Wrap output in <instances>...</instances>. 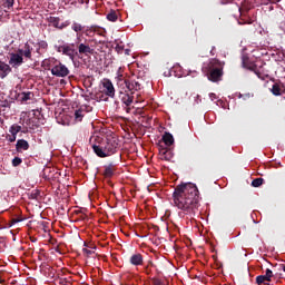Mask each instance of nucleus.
I'll use <instances>...</instances> for the list:
<instances>
[{
	"instance_id": "obj_1",
	"label": "nucleus",
	"mask_w": 285,
	"mask_h": 285,
	"mask_svg": "<svg viewBox=\"0 0 285 285\" xmlns=\"http://www.w3.org/2000/svg\"><path fill=\"white\" fill-rule=\"evenodd\" d=\"M175 208H178V216L184 219H193L199 213V189L193 183L177 185L173 193Z\"/></svg>"
},
{
	"instance_id": "obj_2",
	"label": "nucleus",
	"mask_w": 285,
	"mask_h": 285,
	"mask_svg": "<svg viewBox=\"0 0 285 285\" xmlns=\"http://www.w3.org/2000/svg\"><path fill=\"white\" fill-rule=\"evenodd\" d=\"M89 141L94 153L101 158L115 155L119 148V142L115 138L102 139L99 136H92Z\"/></svg>"
},
{
	"instance_id": "obj_3",
	"label": "nucleus",
	"mask_w": 285,
	"mask_h": 285,
	"mask_svg": "<svg viewBox=\"0 0 285 285\" xmlns=\"http://www.w3.org/2000/svg\"><path fill=\"white\" fill-rule=\"evenodd\" d=\"M224 61L217 58H212L207 63H204L203 70L208 80L215 83L222 81V77H224Z\"/></svg>"
},
{
	"instance_id": "obj_4",
	"label": "nucleus",
	"mask_w": 285,
	"mask_h": 285,
	"mask_svg": "<svg viewBox=\"0 0 285 285\" xmlns=\"http://www.w3.org/2000/svg\"><path fill=\"white\" fill-rule=\"evenodd\" d=\"M9 59V66L12 68H19L23 66V57L26 60H32V47L26 42L22 49H18L17 52H11Z\"/></svg>"
},
{
	"instance_id": "obj_5",
	"label": "nucleus",
	"mask_w": 285,
	"mask_h": 285,
	"mask_svg": "<svg viewBox=\"0 0 285 285\" xmlns=\"http://www.w3.org/2000/svg\"><path fill=\"white\" fill-rule=\"evenodd\" d=\"M42 68L45 70H50L53 77H68L70 75V69L66 67V65L61 63V61L57 60L56 58L51 57L49 59H45L42 61Z\"/></svg>"
},
{
	"instance_id": "obj_6",
	"label": "nucleus",
	"mask_w": 285,
	"mask_h": 285,
	"mask_svg": "<svg viewBox=\"0 0 285 285\" xmlns=\"http://www.w3.org/2000/svg\"><path fill=\"white\" fill-rule=\"evenodd\" d=\"M102 92L107 97H110V99H115V85H112V81L108 78H105L102 80Z\"/></svg>"
},
{
	"instance_id": "obj_7",
	"label": "nucleus",
	"mask_w": 285,
	"mask_h": 285,
	"mask_svg": "<svg viewBox=\"0 0 285 285\" xmlns=\"http://www.w3.org/2000/svg\"><path fill=\"white\" fill-rule=\"evenodd\" d=\"M116 86L119 88L120 92H128V81L129 79H126L124 75H121L119 71L117 72L116 76Z\"/></svg>"
},
{
	"instance_id": "obj_8",
	"label": "nucleus",
	"mask_w": 285,
	"mask_h": 285,
	"mask_svg": "<svg viewBox=\"0 0 285 285\" xmlns=\"http://www.w3.org/2000/svg\"><path fill=\"white\" fill-rule=\"evenodd\" d=\"M62 55H65L66 57H69L71 61H75V57H77L79 52L77 51V49H75V43H71V45L66 43L63 45Z\"/></svg>"
},
{
	"instance_id": "obj_9",
	"label": "nucleus",
	"mask_w": 285,
	"mask_h": 285,
	"mask_svg": "<svg viewBox=\"0 0 285 285\" xmlns=\"http://www.w3.org/2000/svg\"><path fill=\"white\" fill-rule=\"evenodd\" d=\"M243 67L247 68V70H250L252 72L256 73V76L258 77V79H265V75L262 73V71H259V69L257 68V65L255 63H246V59H243Z\"/></svg>"
},
{
	"instance_id": "obj_10",
	"label": "nucleus",
	"mask_w": 285,
	"mask_h": 285,
	"mask_svg": "<svg viewBox=\"0 0 285 285\" xmlns=\"http://www.w3.org/2000/svg\"><path fill=\"white\" fill-rule=\"evenodd\" d=\"M159 156L160 159H163L164 161H170V159H173V150H170V148L168 147H159Z\"/></svg>"
},
{
	"instance_id": "obj_11",
	"label": "nucleus",
	"mask_w": 285,
	"mask_h": 285,
	"mask_svg": "<svg viewBox=\"0 0 285 285\" xmlns=\"http://www.w3.org/2000/svg\"><path fill=\"white\" fill-rule=\"evenodd\" d=\"M78 52L88 57V55H95V49L90 48V45L81 42L78 45Z\"/></svg>"
},
{
	"instance_id": "obj_12",
	"label": "nucleus",
	"mask_w": 285,
	"mask_h": 285,
	"mask_svg": "<svg viewBox=\"0 0 285 285\" xmlns=\"http://www.w3.org/2000/svg\"><path fill=\"white\" fill-rule=\"evenodd\" d=\"M10 72H12V67L0 60V79H6Z\"/></svg>"
},
{
	"instance_id": "obj_13",
	"label": "nucleus",
	"mask_w": 285,
	"mask_h": 285,
	"mask_svg": "<svg viewBox=\"0 0 285 285\" xmlns=\"http://www.w3.org/2000/svg\"><path fill=\"white\" fill-rule=\"evenodd\" d=\"M141 90V83L136 80H128V86H127V92H131V95H135V92Z\"/></svg>"
},
{
	"instance_id": "obj_14",
	"label": "nucleus",
	"mask_w": 285,
	"mask_h": 285,
	"mask_svg": "<svg viewBox=\"0 0 285 285\" xmlns=\"http://www.w3.org/2000/svg\"><path fill=\"white\" fill-rule=\"evenodd\" d=\"M117 170V166L115 164H109L105 166V169L102 171V175L106 179H110L115 175V171Z\"/></svg>"
},
{
	"instance_id": "obj_15",
	"label": "nucleus",
	"mask_w": 285,
	"mask_h": 285,
	"mask_svg": "<svg viewBox=\"0 0 285 285\" xmlns=\"http://www.w3.org/2000/svg\"><path fill=\"white\" fill-rule=\"evenodd\" d=\"M30 144L26 139H18L16 144L17 153H23V150H29Z\"/></svg>"
},
{
	"instance_id": "obj_16",
	"label": "nucleus",
	"mask_w": 285,
	"mask_h": 285,
	"mask_svg": "<svg viewBox=\"0 0 285 285\" xmlns=\"http://www.w3.org/2000/svg\"><path fill=\"white\" fill-rule=\"evenodd\" d=\"M131 266H144V256L141 254H134L129 258Z\"/></svg>"
},
{
	"instance_id": "obj_17",
	"label": "nucleus",
	"mask_w": 285,
	"mask_h": 285,
	"mask_svg": "<svg viewBox=\"0 0 285 285\" xmlns=\"http://www.w3.org/2000/svg\"><path fill=\"white\" fill-rule=\"evenodd\" d=\"M48 23H50L51 26H53V28H57L58 30H63V28H66V26L60 24L61 19L59 17H52L50 16L49 18H47Z\"/></svg>"
},
{
	"instance_id": "obj_18",
	"label": "nucleus",
	"mask_w": 285,
	"mask_h": 285,
	"mask_svg": "<svg viewBox=\"0 0 285 285\" xmlns=\"http://www.w3.org/2000/svg\"><path fill=\"white\" fill-rule=\"evenodd\" d=\"M284 85L282 82H275L272 86L271 92L275 96V97H279L283 95L284 92Z\"/></svg>"
},
{
	"instance_id": "obj_19",
	"label": "nucleus",
	"mask_w": 285,
	"mask_h": 285,
	"mask_svg": "<svg viewBox=\"0 0 285 285\" xmlns=\"http://www.w3.org/2000/svg\"><path fill=\"white\" fill-rule=\"evenodd\" d=\"M120 99L125 106H130L135 99V96H132V94H124V91H120Z\"/></svg>"
},
{
	"instance_id": "obj_20",
	"label": "nucleus",
	"mask_w": 285,
	"mask_h": 285,
	"mask_svg": "<svg viewBox=\"0 0 285 285\" xmlns=\"http://www.w3.org/2000/svg\"><path fill=\"white\" fill-rule=\"evenodd\" d=\"M163 141L165 144V146H173V144H175V137H173V134L166 131L164 135H163Z\"/></svg>"
},
{
	"instance_id": "obj_21",
	"label": "nucleus",
	"mask_w": 285,
	"mask_h": 285,
	"mask_svg": "<svg viewBox=\"0 0 285 285\" xmlns=\"http://www.w3.org/2000/svg\"><path fill=\"white\" fill-rule=\"evenodd\" d=\"M256 284H258V285H262V284L269 285L271 281L265 275H259V276L256 277Z\"/></svg>"
},
{
	"instance_id": "obj_22",
	"label": "nucleus",
	"mask_w": 285,
	"mask_h": 285,
	"mask_svg": "<svg viewBox=\"0 0 285 285\" xmlns=\"http://www.w3.org/2000/svg\"><path fill=\"white\" fill-rule=\"evenodd\" d=\"M9 132L13 136L17 137V135H19V132H21V126L20 125H12L10 128H9Z\"/></svg>"
},
{
	"instance_id": "obj_23",
	"label": "nucleus",
	"mask_w": 285,
	"mask_h": 285,
	"mask_svg": "<svg viewBox=\"0 0 285 285\" xmlns=\"http://www.w3.org/2000/svg\"><path fill=\"white\" fill-rule=\"evenodd\" d=\"M21 97V101H30V99H32L35 97V94L30 92V91H23L22 94H20Z\"/></svg>"
},
{
	"instance_id": "obj_24",
	"label": "nucleus",
	"mask_w": 285,
	"mask_h": 285,
	"mask_svg": "<svg viewBox=\"0 0 285 285\" xmlns=\"http://www.w3.org/2000/svg\"><path fill=\"white\" fill-rule=\"evenodd\" d=\"M264 184V178H256L252 181L253 188H259Z\"/></svg>"
},
{
	"instance_id": "obj_25",
	"label": "nucleus",
	"mask_w": 285,
	"mask_h": 285,
	"mask_svg": "<svg viewBox=\"0 0 285 285\" xmlns=\"http://www.w3.org/2000/svg\"><path fill=\"white\" fill-rule=\"evenodd\" d=\"M107 19H108V21H117V19H118L117 12L111 11L110 13L107 14Z\"/></svg>"
},
{
	"instance_id": "obj_26",
	"label": "nucleus",
	"mask_w": 285,
	"mask_h": 285,
	"mask_svg": "<svg viewBox=\"0 0 285 285\" xmlns=\"http://www.w3.org/2000/svg\"><path fill=\"white\" fill-rule=\"evenodd\" d=\"M71 30H73L75 32H81V30H83V27L80 23L75 22L71 26Z\"/></svg>"
},
{
	"instance_id": "obj_27",
	"label": "nucleus",
	"mask_w": 285,
	"mask_h": 285,
	"mask_svg": "<svg viewBox=\"0 0 285 285\" xmlns=\"http://www.w3.org/2000/svg\"><path fill=\"white\" fill-rule=\"evenodd\" d=\"M75 117H76L77 121H81L83 119V110H81V109L76 110Z\"/></svg>"
},
{
	"instance_id": "obj_28",
	"label": "nucleus",
	"mask_w": 285,
	"mask_h": 285,
	"mask_svg": "<svg viewBox=\"0 0 285 285\" xmlns=\"http://www.w3.org/2000/svg\"><path fill=\"white\" fill-rule=\"evenodd\" d=\"M3 7L10 10L14 7V0H4Z\"/></svg>"
},
{
	"instance_id": "obj_29",
	"label": "nucleus",
	"mask_w": 285,
	"mask_h": 285,
	"mask_svg": "<svg viewBox=\"0 0 285 285\" xmlns=\"http://www.w3.org/2000/svg\"><path fill=\"white\" fill-rule=\"evenodd\" d=\"M21 164H23V160H22L21 158L14 157V158L12 159V166H13L14 168H17V166H21Z\"/></svg>"
},
{
	"instance_id": "obj_30",
	"label": "nucleus",
	"mask_w": 285,
	"mask_h": 285,
	"mask_svg": "<svg viewBox=\"0 0 285 285\" xmlns=\"http://www.w3.org/2000/svg\"><path fill=\"white\" fill-rule=\"evenodd\" d=\"M82 253L85 255V257H90V255H95V250L92 249H88V248H82Z\"/></svg>"
},
{
	"instance_id": "obj_31",
	"label": "nucleus",
	"mask_w": 285,
	"mask_h": 285,
	"mask_svg": "<svg viewBox=\"0 0 285 285\" xmlns=\"http://www.w3.org/2000/svg\"><path fill=\"white\" fill-rule=\"evenodd\" d=\"M96 99H99V101H108V97H105L104 92L97 94Z\"/></svg>"
},
{
	"instance_id": "obj_32",
	"label": "nucleus",
	"mask_w": 285,
	"mask_h": 285,
	"mask_svg": "<svg viewBox=\"0 0 285 285\" xmlns=\"http://www.w3.org/2000/svg\"><path fill=\"white\" fill-rule=\"evenodd\" d=\"M150 266H154L153 262H149V263L145 266L144 273H146V275H150V273H153V271L150 269Z\"/></svg>"
},
{
	"instance_id": "obj_33",
	"label": "nucleus",
	"mask_w": 285,
	"mask_h": 285,
	"mask_svg": "<svg viewBox=\"0 0 285 285\" xmlns=\"http://www.w3.org/2000/svg\"><path fill=\"white\" fill-rule=\"evenodd\" d=\"M6 139L10 142V144H14V141H17V136L14 135H7Z\"/></svg>"
},
{
	"instance_id": "obj_34",
	"label": "nucleus",
	"mask_w": 285,
	"mask_h": 285,
	"mask_svg": "<svg viewBox=\"0 0 285 285\" xmlns=\"http://www.w3.org/2000/svg\"><path fill=\"white\" fill-rule=\"evenodd\" d=\"M115 50L118 55H124V45H116Z\"/></svg>"
},
{
	"instance_id": "obj_35",
	"label": "nucleus",
	"mask_w": 285,
	"mask_h": 285,
	"mask_svg": "<svg viewBox=\"0 0 285 285\" xmlns=\"http://www.w3.org/2000/svg\"><path fill=\"white\" fill-rule=\"evenodd\" d=\"M265 276H266V278L271 282L272 279H273V271H271V269H266L265 271Z\"/></svg>"
},
{
	"instance_id": "obj_36",
	"label": "nucleus",
	"mask_w": 285,
	"mask_h": 285,
	"mask_svg": "<svg viewBox=\"0 0 285 285\" xmlns=\"http://www.w3.org/2000/svg\"><path fill=\"white\" fill-rule=\"evenodd\" d=\"M40 193L39 190H35L31 193V199H37L39 197Z\"/></svg>"
},
{
	"instance_id": "obj_37",
	"label": "nucleus",
	"mask_w": 285,
	"mask_h": 285,
	"mask_svg": "<svg viewBox=\"0 0 285 285\" xmlns=\"http://www.w3.org/2000/svg\"><path fill=\"white\" fill-rule=\"evenodd\" d=\"M55 50H57V52H62L63 53V45L62 46L55 45Z\"/></svg>"
},
{
	"instance_id": "obj_38",
	"label": "nucleus",
	"mask_w": 285,
	"mask_h": 285,
	"mask_svg": "<svg viewBox=\"0 0 285 285\" xmlns=\"http://www.w3.org/2000/svg\"><path fill=\"white\" fill-rule=\"evenodd\" d=\"M59 284L68 285V284H70V282L68 279H66V278H59Z\"/></svg>"
},
{
	"instance_id": "obj_39",
	"label": "nucleus",
	"mask_w": 285,
	"mask_h": 285,
	"mask_svg": "<svg viewBox=\"0 0 285 285\" xmlns=\"http://www.w3.org/2000/svg\"><path fill=\"white\" fill-rule=\"evenodd\" d=\"M19 222H23L22 218H12L11 224H19Z\"/></svg>"
},
{
	"instance_id": "obj_40",
	"label": "nucleus",
	"mask_w": 285,
	"mask_h": 285,
	"mask_svg": "<svg viewBox=\"0 0 285 285\" xmlns=\"http://www.w3.org/2000/svg\"><path fill=\"white\" fill-rule=\"evenodd\" d=\"M153 284H154V285H161V279H159V278H154V279H153Z\"/></svg>"
},
{
	"instance_id": "obj_41",
	"label": "nucleus",
	"mask_w": 285,
	"mask_h": 285,
	"mask_svg": "<svg viewBox=\"0 0 285 285\" xmlns=\"http://www.w3.org/2000/svg\"><path fill=\"white\" fill-rule=\"evenodd\" d=\"M209 99L212 100V101H215V99H217V95H215V94H209Z\"/></svg>"
},
{
	"instance_id": "obj_42",
	"label": "nucleus",
	"mask_w": 285,
	"mask_h": 285,
	"mask_svg": "<svg viewBox=\"0 0 285 285\" xmlns=\"http://www.w3.org/2000/svg\"><path fill=\"white\" fill-rule=\"evenodd\" d=\"M83 246H86V248H91L92 250L97 248V246L88 245L87 243H85Z\"/></svg>"
},
{
	"instance_id": "obj_43",
	"label": "nucleus",
	"mask_w": 285,
	"mask_h": 285,
	"mask_svg": "<svg viewBox=\"0 0 285 285\" xmlns=\"http://www.w3.org/2000/svg\"><path fill=\"white\" fill-rule=\"evenodd\" d=\"M233 0H220V3H223V6H226V3H230Z\"/></svg>"
},
{
	"instance_id": "obj_44",
	"label": "nucleus",
	"mask_w": 285,
	"mask_h": 285,
	"mask_svg": "<svg viewBox=\"0 0 285 285\" xmlns=\"http://www.w3.org/2000/svg\"><path fill=\"white\" fill-rule=\"evenodd\" d=\"M210 55L212 57H215V47H212Z\"/></svg>"
},
{
	"instance_id": "obj_45",
	"label": "nucleus",
	"mask_w": 285,
	"mask_h": 285,
	"mask_svg": "<svg viewBox=\"0 0 285 285\" xmlns=\"http://www.w3.org/2000/svg\"><path fill=\"white\" fill-rule=\"evenodd\" d=\"M81 219H88V216L86 214H81Z\"/></svg>"
},
{
	"instance_id": "obj_46",
	"label": "nucleus",
	"mask_w": 285,
	"mask_h": 285,
	"mask_svg": "<svg viewBox=\"0 0 285 285\" xmlns=\"http://www.w3.org/2000/svg\"><path fill=\"white\" fill-rule=\"evenodd\" d=\"M279 268H281L282 271H284V273H285V264H281V265H279Z\"/></svg>"
},
{
	"instance_id": "obj_47",
	"label": "nucleus",
	"mask_w": 285,
	"mask_h": 285,
	"mask_svg": "<svg viewBox=\"0 0 285 285\" xmlns=\"http://www.w3.org/2000/svg\"><path fill=\"white\" fill-rule=\"evenodd\" d=\"M125 55H130V49H125Z\"/></svg>"
},
{
	"instance_id": "obj_48",
	"label": "nucleus",
	"mask_w": 285,
	"mask_h": 285,
	"mask_svg": "<svg viewBox=\"0 0 285 285\" xmlns=\"http://www.w3.org/2000/svg\"><path fill=\"white\" fill-rule=\"evenodd\" d=\"M282 0H272V3H279Z\"/></svg>"
},
{
	"instance_id": "obj_49",
	"label": "nucleus",
	"mask_w": 285,
	"mask_h": 285,
	"mask_svg": "<svg viewBox=\"0 0 285 285\" xmlns=\"http://www.w3.org/2000/svg\"><path fill=\"white\" fill-rule=\"evenodd\" d=\"M42 46H48V43L43 42Z\"/></svg>"
},
{
	"instance_id": "obj_50",
	"label": "nucleus",
	"mask_w": 285,
	"mask_h": 285,
	"mask_svg": "<svg viewBox=\"0 0 285 285\" xmlns=\"http://www.w3.org/2000/svg\"><path fill=\"white\" fill-rule=\"evenodd\" d=\"M81 1V3H83V0H80Z\"/></svg>"
}]
</instances>
